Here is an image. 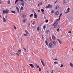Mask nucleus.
<instances>
[{"label":"nucleus","instance_id":"26","mask_svg":"<svg viewBox=\"0 0 73 73\" xmlns=\"http://www.w3.org/2000/svg\"><path fill=\"white\" fill-rule=\"evenodd\" d=\"M60 18H59V19H56V21H60Z\"/></svg>","mask_w":73,"mask_h":73},{"label":"nucleus","instance_id":"60","mask_svg":"<svg viewBox=\"0 0 73 73\" xmlns=\"http://www.w3.org/2000/svg\"><path fill=\"white\" fill-rule=\"evenodd\" d=\"M41 62L42 64L43 63H44V62H43V61H42V62Z\"/></svg>","mask_w":73,"mask_h":73},{"label":"nucleus","instance_id":"61","mask_svg":"<svg viewBox=\"0 0 73 73\" xmlns=\"http://www.w3.org/2000/svg\"><path fill=\"white\" fill-rule=\"evenodd\" d=\"M3 58H5V56H3Z\"/></svg>","mask_w":73,"mask_h":73},{"label":"nucleus","instance_id":"50","mask_svg":"<svg viewBox=\"0 0 73 73\" xmlns=\"http://www.w3.org/2000/svg\"><path fill=\"white\" fill-rule=\"evenodd\" d=\"M68 33H72V31H69Z\"/></svg>","mask_w":73,"mask_h":73},{"label":"nucleus","instance_id":"12","mask_svg":"<svg viewBox=\"0 0 73 73\" xmlns=\"http://www.w3.org/2000/svg\"><path fill=\"white\" fill-rule=\"evenodd\" d=\"M59 13H58V11H57L55 13V14L57 16H58V15Z\"/></svg>","mask_w":73,"mask_h":73},{"label":"nucleus","instance_id":"24","mask_svg":"<svg viewBox=\"0 0 73 73\" xmlns=\"http://www.w3.org/2000/svg\"><path fill=\"white\" fill-rule=\"evenodd\" d=\"M33 14H31L30 15V17H32V16H33Z\"/></svg>","mask_w":73,"mask_h":73},{"label":"nucleus","instance_id":"6","mask_svg":"<svg viewBox=\"0 0 73 73\" xmlns=\"http://www.w3.org/2000/svg\"><path fill=\"white\" fill-rule=\"evenodd\" d=\"M34 17L35 19L37 18V14H36V13L35 12H34Z\"/></svg>","mask_w":73,"mask_h":73},{"label":"nucleus","instance_id":"25","mask_svg":"<svg viewBox=\"0 0 73 73\" xmlns=\"http://www.w3.org/2000/svg\"><path fill=\"white\" fill-rule=\"evenodd\" d=\"M37 30H38V31H39V30H40V27H38L37 28Z\"/></svg>","mask_w":73,"mask_h":73},{"label":"nucleus","instance_id":"47","mask_svg":"<svg viewBox=\"0 0 73 73\" xmlns=\"http://www.w3.org/2000/svg\"><path fill=\"white\" fill-rule=\"evenodd\" d=\"M16 54H17L19 56V57H20V56H19V54H18V53H16Z\"/></svg>","mask_w":73,"mask_h":73},{"label":"nucleus","instance_id":"3","mask_svg":"<svg viewBox=\"0 0 73 73\" xmlns=\"http://www.w3.org/2000/svg\"><path fill=\"white\" fill-rule=\"evenodd\" d=\"M52 5H50V4H49L48 5V6L46 7V8H52Z\"/></svg>","mask_w":73,"mask_h":73},{"label":"nucleus","instance_id":"10","mask_svg":"<svg viewBox=\"0 0 73 73\" xmlns=\"http://www.w3.org/2000/svg\"><path fill=\"white\" fill-rule=\"evenodd\" d=\"M25 32L27 35H28L29 34V33H28V31H27V30H25Z\"/></svg>","mask_w":73,"mask_h":73},{"label":"nucleus","instance_id":"62","mask_svg":"<svg viewBox=\"0 0 73 73\" xmlns=\"http://www.w3.org/2000/svg\"><path fill=\"white\" fill-rule=\"evenodd\" d=\"M0 17H2L1 16V15H0Z\"/></svg>","mask_w":73,"mask_h":73},{"label":"nucleus","instance_id":"63","mask_svg":"<svg viewBox=\"0 0 73 73\" xmlns=\"http://www.w3.org/2000/svg\"><path fill=\"white\" fill-rule=\"evenodd\" d=\"M59 17V18H60V17H61V16H60V15Z\"/></svg>","mask_w":73,"mask_h":73},{"label":"nucleus","instance_id":"29","mask_svg":"<svg viewBox=\"0 0 73 73\" xmlns=\"http://www.w3.org/2000/svg\"><path fill=\"white\" fill-rule=\"evenodd\" d=\"M42 65L43 66H45V63H44V62L43 63H42Z\"/></svg>","mask_w":73,"mask_h":73},{"label":"nucleus","instance_id":"57","mask_svg":"<svg viewBox=\"0 0 73 73\" xmlns=\"http://www.w3.org/2000/svg\"><path fill=\"white\" fill-rule=\"evenodd\" d=\"M40 59V60H41V62H42V61H43L42 60V59Z\"/></svg>","mask_w":73,"mask_h":73},{"label":"nucleus","instance_id":"37","mask_svg":"<svg viewBox=\"0 0 73 73\" xmlns=\"http://www.w3.org/2000/svg\"><path fill=\"white\" fill-rule=\"evenodd\" d=\"M16 8V9H17L18 10V11H19V8H18V7H17Z\"/></svg>","mask_w":73,"mask_h":73},{"label":"nucleus","instance_id":"38","mask_svg":"<svg viewBox=\"0 0 73 73\" xmlns=\"http://www.w3.org/2000/svg\"><path fill=\"white\" fill-rule=\"evenodd\" d=\"M31 11L33 12H34V13H35V11L33 10H32Z\"/></svg>","mask_w":73,"mask_h":73},{"label":"nucleus","instance_id":"2","mask_svg":"<svg viewBox=\"0 0 73 73\" xmlns=\"http://www.w3.org/2000/svg\"><path fill=\"white\" fill-rule=\"evenodd\" d=\"M8 12H9V10L8 9H6L5 11L3 10V13L4 14L5 13H8Z\"/></svg>","mask_w":73,"mask_h":73},{"label":"nucleus","instance_id":"22","mask_svg":"<svg viewBox=\"0 0 73 73\" xmlns=\"http://www.w3.org/2000/svg\"><path fill=\"white\" fill-rule=\"evenodd\" d=\"M54 64H58V63L57 62H54Z\"/></svg>","mask_w":73,"mask_h":73},{"label":"nucleus","instance_id":"18","mask_svg":"<svg viewBox=\"0 0 73 73\" xmlns=\"http://www.w3.org/2000/svg\"><path fill=\"white\" fill-rule=\"evenodd\" d=\"M58 41L60 43V44H61V41L60 40H59V39H58Z\"/></svg>","mask_w":73,"mask_h":73},{"label":"nucleus","instance_id":"30","mask_svg":"<svg viewBox=\"0 0 73 73\" xmlns=\"http://www.w3.org/2000/svg\"><path fill=\"white\" fill-rule=\"evenodd\" d=\"M13 26H14V28L15 29H16V27H15V26L14 25Z\"/></svg>","mask_w":73,"mask_h":73},{"label":"nucleus","instance_id":"34","mask_svg":"<svg viewBox=\"0 0 73 73\" xmlns=\"http://www.w3.org/2000/svg\"><path fill=\"white\" fill-rule=\"evenodd\" d=\"M26 16L25 15H23V19H24V18H25V17Z\"/></svg>","mask_w":73,"mask_h":73},{"label":"nucleus","instance_id":"1","mask_svg":"<svg viewBox=\"0 0 73 73\" xmlns=\"http://www.w3.org/2000/svg\"><path fill=\"white\" fill-rule=\"evenodd\" d=\"M46 44L47 45V46H48L49 48H51V49H52V48H53V45H52V43L51 42H50L49 44L48 43V41H47V40H46L45 41Z\"/></svg>","mask_w":73,"mask_h":73},{"label":"nucleus","instance_id":"32","mask_svg":"<svg viewBox=\"0 0 73 73\" xmlns=\"http://www.w3.org/2000/svg\"><path fill=\"white\" fill-rule=\"evenodd\" d=\"M63 66H64V64H61L60 66V68H62Z\"/></svg>","mask_w":73,"mask_h":73},{"label":"nucleus","instance_id":"33","mask_svg":"<svg viewBox=\"0 0 73 73\" xmlns=\"http://www.w3.org/2000/svg\"><path fill=\"white\" fill-rule=\"evenodd\" d=\"M39 72H41V68L39 67Z\"/></svg>","mask_w":73,"mask_h":73},{"label":"nucleus","instance_id":"48","mask_svg":"<svg viewBox=\"0 0 73 73\" xmlns=\"http://www.w3.org/2000/svg\"><path fill=\"white\" fill-rule=\"evenodd\" d=\"M62 15V13H61L60 14V16H61V15Z\"/></svg>","mask_w":73,"mask_h":73},{"label":"nucleus","instance_id":"51","mask_svg":"<svg viewBox=\"0 0 73 73\" xmlns=\"http://www.w3.org/2000/svg\"><path fill=\"white\" fill-rule=\"evenodd\" d=\"M30 26V23H29V24L28 25V27H29Z\"/></svg>","mask_w":73,"mask_h":73},{"label":"nucleus","instance_id":"58","mask_svg":"<svg viewBox=\"0 0 73 73\" xmlns=\"http://www.w3.org/2000/svg\"><path fill=\"white\" fill-rule=\"evenodd\" d=\"M36 66H37V64H35Z\"/></svg>","mask_w":73,"mask_h":73},{"label":"nucleus","instance_id":"40","mask_svg":"<svg viewBox=\"0 0 73 73\" xmlns=\"http://www.w3.org/2000/svg\"><path fill=\"white\" fill-rule=\"evenodd\" d=\"M7 65H8V66H9V63H7L6 64Z\"/></svg>","mask_w":73,"mask_h":73},{"label":"nucleus","instance_id":"28","mask_svg":"<svg viewBox=\"0 0 73 73\" xmlns=\"http://www.w3.org/2000/svg\"><path fill=\"white\" fill-rule=\"evenodd\" d=\"M8 4H10V1L9 0L8 1Z\"/></svg>","mask_w":73,"mask_h":73},{"label":"nucleus","instance_id":"31","mask_svg":"<svg viewBox=\"0 0 73 73\" xmlns=\"http://www.w3.org/2000/svg\"><path fill=\"white\" fill-rule=\"evenodd\" d=\"M51 13H54V11L53 10H52Z\"/></svg>","mask_w":73,"mask_h":73},{"label":"nucleus","instance_id":"52","mask_svg":"<svg viewBox=\"0 0 73 73\" xmlns=\"http://www.w3.org/2000/svg\"><path fill=\"white\" fill-rule=\"evenodd\" d=\"M54 60H58V59L57 58H55V59H54Z\"/></svg>","mask_w":73,"mask_h":73},{"label":"nucleus","instance_id":"16","mask_svg":"<svg viewBox=\"0 0 73 73\" xmlns=\"http://www.w3.org/2000/svg\"><path fill=\"white\" fill-rule=\"evenodd\" d=\"M54 28H56L57 27V25L55 24V25H54Z\"/></svg>","mask_w":73,"mask_h":73},{"label":"nucleus","instance_id":"64","mask_svg":"<svg viewBox=\"0 0 73 73\" xmlns=\"http://www.w3.org/2000/svg\"><path fill=\"white\" fill-rule=\"evenodd\" d=\"M65 3V1H64L63 2V4H64Z\"/></svg>","mask_w":73,"mask_h":73},{"label":"nucleus","instance_id":"49","mask_svg":"<svg viewBox=\"0 0 73 73\" xmlns=\"http://www.w3.org/2000/svg\"><path fill=\"white\" fill-rule=\"evenodd\" d=\"M24 36H27V34H24Z\"/></svg>","mask_w":73,"mask_h":73},{"label":"nucleus","instance_id":"36","mask_svg":"<svg viewBox=\"0 0 73 73\" xmlns=\"http://www.w3.org/2000/svg\"><path fill=\"white\" fill-rule=\"evenodd\" d=\"M70 10V8H69V7L67 9V11H69Z\"/></svg>","mask_w":73,"mask_h":73},{"label":"nucleus","instance_id":"14","mask_svg":"<svg viewBox=\"0 0 73 73\" xmlns=\"http://www.w3.org/2000/svg\"><path fill=\"white\" fill-rule=\"evenodd\" d=\"M11 13H14V14L16 13V12H15L14 11L11 10Z\"/></svg>","mask_w":73,"mask_h":73},{"label":"nucleus","instance_id":"4","mask_svg":"<svg viewBox=\"0 0 73 73\" xmlns=\"http://www.w3.org/2000/svg\"><path fill=\"white\" fill-rule=\"evenodd\" d=\"M52 40L55 41L56 40V37L54 35H53L52 36Z\"/></svg>","mask_w":73,"mask_h":73},{"label":"nucleus","instance_id":"8","mask_svg":"<svg viewBox=\"0 0 73 73\" xmlns=\"http://www.w3.org/2000/svg\"><path fill=\"white\" fill-rule=\"evenodd\" d=\"M56 24L57 25V22L56 21L55 22V23L52 25V26H54V25H56Z\"/></svg>","mask_w":73,"mask_h":73},{"label":"nucleus","instance_id":"11","mask_svg":"<svg viewBox=\"0 0 73 73\" xmlns=\"http://www.w3.org/2000/svg\"><path fill=\"white\" fill-rule=\"evenodd\" d=\"M18 52L19 53V54H20L21 53V50H19L18 51Z\"/></svg>","mask_w":73,"mask_h":73},{"label":"nucleus","instance_id":"9","mask_svg":"<svg viewBox=\"0 0 73 73\" xmlns=\"http://www.w3.org/2000/svg\"><path fill=\"white\" fill-rule=\"evenodd\" d=\"M52 43L53 44H54V45H56V42L54 41H53L52 42Z\"/></svg>","mask_w":73,"mask_h":73},{"label":"nucleus","instance_id":"55","mask_svg":"<svg viewBox=\"0 0 73 73\" xmlns=\"http://www.w3.org/2000/svg\"><path fill=\"white\" fill-rule=\"evenodd\" d=\"M57 9V7L56 6V9Z\"/></svg>","mask_w":73,"mask_h":73},{"label":"nucleus","instance_id":"59","mask_svg":"<svg viewBox=\"0 0 73 73\" xmlns=\"http://www.w3.org/2000/svg\"><path fill=\"white\" fill-rule=\"evenodd\" d=\"M53 70L52 71V72L51 73H53Z\"/></svg>","mask_w":73,"mask_h":73},{"label":"nucleus","instance_id":"19","mask_svg":"<svg viewBox=\"0 0 73 73\" xmlns=\"http://www.w3.org/2000/svg\"><path fill=\"white\" fill-rule=\"evenodd\" d=\"M43 28L44 29V30L45 31V28H46V26H45V25H44L43 26Z\"/></svg>","mask_w":73,"mask_h":73},{"label":"nucleus","instance_id":"56","mask_svg":"<svg viewBox=\"0 0 73 73\" xmlns=\"http://www.w3.org/2000/svg\"><path fill=\"white\" fill-rule=\"evenodd\" d=\"M11 53V54H12V55H13V54L12 53Z\"/></svg>","mask_w":73,"mask_h":73},{"label":"nucleus","instance_id":"45","mask_svg":"<svg viewBox=\"0 0 73 73\" xmlns=\"http://www.w3.org/2000/svg\"><path fill=\"white\" fill-rule=\"evenodd\" d=\"M59 29H60L59 28H58V29H57V31L58 32H59Z\"/></svg>","mask_w":73,"mask_h":73},{"label":"nucleus","instance_id":"54","mask_svg":"<svg viewBox=\"0 0 73 73\" xmlns=\"http://www.w3.org/2000/svg\"><path fill=\"white\" fill-rule=\"evenodd\" d=\"M40 12V10H38V12Z\"/></svg>","mask_w":73,"mask_h":73},{"label":"nucleus","instance_id":"35","mask_svg":"<svg viewBox=\"0 0 73 73\" xmlns=\"http://www.w3.org/2000/svg\"><path fill=\"white\" fill-rule=\"evenodd\" d=\"M48 19H46V23H48Z\"/></svg>","mask_w":73,"mask_h":73},{"label":"nucleus","instance_id":"46","mask_svg":"<svg viewBox=\"0 0 73 73\" xmlns=\"http://www.w3.org/2000/svg\"><path fill=\"white\" fill-rule=\"evenodd\" d=\"M37 66V68H39V66L38 65Z\"/></svg>","mask_w":73,"mask_h":73},{"label":"nucleus","instance_id":"53","mask_svg":"<svg viewBox=\"0 0 73 73\" xmlns=\"http://www.w3.org/2000/svg\"><path fill=\"white\" fill-rule=\"evenodd\" d=\"M2 3V2H1V1L0 0V4H1Z\"/></svg>","mask_w":73,"mask_h":73},{"label":"nucleus","instance_id":"44","mask_svg":"<svg viewBox=\"0 0 73 73\" xmlns=\"http://www.w3.org/2000/svg\"><path fill=\"white\" fill-rule=\"evenodd\" d=\"M47 40H48V41L49 42V41H49V39L48 38H47Z\"/></svg>","mask_w":73,"mask_h":73},{"label":"nucleus","instance_id":"13","mask_svg":"<svg viewBox=\"0 0 73 73\" xmlns=\"http://www.w3.org/2000/svg\"><path fill=\"white\" fill-rule=\"evenodd\" d=\"M64 12L65 13H69V11L65 10Z\"/></svg>","mask_w":73,"mask_h":73},{"label":"nucleus","instance_id":"39","mask_svg":"<svg viewBox=\"0 0 73 73\" xmlns=\"http://www.w3.org/2000/svg\"><path fill=\"white\" fill-rule=\"evenodd\" d=\"M21 10H23V6H21Z\"/></svg>","mask_w":73,"mask_h":73},{"label":"nucleus","instance_id":"5","mask_svg":"<svg viewBox=\"0 0 73 73\" xmlns=\"http://www.w3.org/2000/svg\"><path fill=\"white\" fill-rule=\"evenodd\" d=\"M21 4L22 6H23V7H24V5H25L24 4V2H21Z\"/></svg>","mask_w":73,"mask_h":73},{"label":"nucleus","instance_id":"41","mask_svg":"<svg viewBox=\"0 0 73 73\" xmlns=\"http://www.w3.org/2000/svg\"><path fill=\"white\" fill-rule=\"evenodd\" d=\"M19 1H21L24 2V1H23V0H19Z\"/></svg>","mask_w":73,"mask_h":73},{"label":"nucleus","instance_id":"7","mask_svg":"<svg viewBox=\"0 0 73 73\" xmlns=\"http://www.w3.org/2000/svg\"><path fill=\"white\" fill-rule=\"evenodd\" d=\"M29 65L31 67H32V68H35V66L33 65L32 64H29Z\"/></svg>","mask_w":73,"mask_h":73},{"label":"nucleus","instance_id":"21","mask_svg":"<svg viewBox=\"0 0 73 73\" xmlns=\"http://www.w3.org/2000/svg\"><path fill=\"white\" fill-rule=\"evenodd\" d=\"M49 30H48L46 31V34H48V33H49Z\"/></svg>","mask_w":73,"mask_h":73},{"label":"nucleus","instance_id":"17","mask_svg":"<svg viewBox=\"0 0 73 73\" xmlns=\"http://www.w3.org/2000/svg\"><path fill=\"white\" fill-rule=\"evenodd\" d=\"M70 66H71L72 68L73 67V64L72 63H70Z\"/></svg>","mask_w":73,"mask_h":73},{"label":"nucleus","instance_id":"27","mask_svg":"<svg viewBox=\"0 0 73 73\" xmlns=\"http://www.w3.org/2000/svg\"><path fill=\"white\" fill-rule=\"evenodd\" d=\"M19 1V0H16L15 1V4H16V3H17V2Z\"/></svg>","mask_w":73,"mask_h":73},{"label":"nucleus","instance_id":"42","mask_svg":"<svg viewBox=\"0 0 73 73\" xmlns=\"http://www.w3.org/2000/svg\"><path fill=\"white\" fill-rule=\"evenodd\" d=\"M23 49L25 50V51H26V48H23Z\"/></svg>","mask_w":73,"mask_h":73},{"label":"nucleus","instance_id":"15","mask_svg":"<svg viewBox=\"0 0 73 73\" xmlns=\"http://www.w3.org/2000/svg\"><path fill=\"white\" fill-rule=\"evenodd\" d=\"M27 21V19H25L24 20H23V22H24V23H25V21Z\"/></svg>","mask_w":73,"mask_h":73},{"label":"nucleus","instance_id":"20","mask_svg":"<svg viewBox=\"0 0 73 73\" xmlns=\"http://www.w3.org/2000/svg\"><path fill=\"white\" fill-rule=\"evenodd\" d=\"M41 11H42V12H44V9H41Z\"/></svg>","mask_w":73,"mask_h":73},{"label":"nucleus","instance_id":"23","mask_svg":"<svg viewBox=\"0 0 73 73\" xmlns=\"http://www.w3.org/2000/svg\"><path fill=\"white\" fill-rule=\"evenodd\" d=\"M3 19H4V22H5L6 21V20H5V18H4V17H3Z\"/></svg>","mask_w":73,"mask_h":73},{"label":"nucleus","instance_id":"43","mask_svg":"<svg viewBox=\"0 0 73 73\" xmlns=\"http://www.w3.org/2000/svg\"><path fill=\"white\" fill-rule=\"evenodd\" d=\"M40 5H42V2H40Z\"/></svg>","mask_w":73,"mask_h":73}]
</instances>
